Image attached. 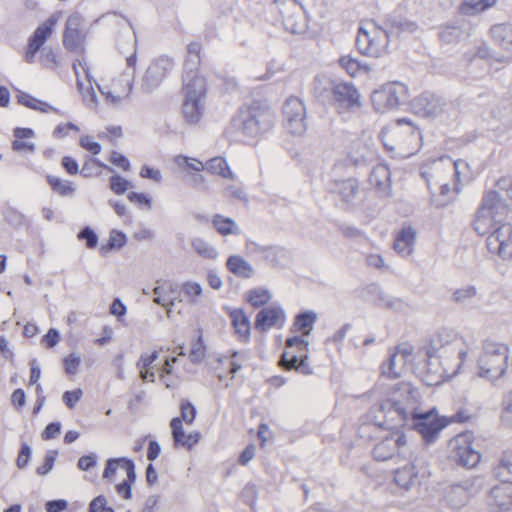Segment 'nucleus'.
I'll return each instance as SVG.
<instances>
[{
    "label": "nucleus",
    "instance_id": "58836bf2",
    "mask_svg": "<svg viewBox=\"0 0 512 512\" xmlns=\"http://www.w3.org/2000/svg\"><path fill=\"white\" fill-rule=\"evenodd\" d=\"M17 99L20 105H24L28 108L35 109L36 111L44 113L58 112V110H56L54 106L47 104V102L45 101L35 99L34 96L26 93H19Z\"/></svg>",
    "mask_w": 512,
    "mask_h": 512
},
{
    "label": "nucleus",
    "instance_id": "5fc2aeb1",
    "mask_svg": "<svg viewBox=\"0 0 512 512\" xmlns=\"http://www.w3.org/2000/svg\"><path fill=\"white\" fill-rule=\"evenodd\" d=\"M77 77H78V88L80 89V92L83 96V100H84L85 104L90 107H97L99 101H98V96L95 94V92L93 90V87L89 86L88 88H86L84 90L83 84L80 81L78 74H77Z\"/></svg>",
    "mask_w": 512,
    "mask_h": 512
},
{
    "label": "nucleus",
    "instance_id": "49530a36",
    "mask_svg": "<svg viewBox=\"0 0 512 512\" xmlns=\"http://www.w3.org/2000/svg\"><path fill=\"white\" fill-rule=\"evenodd\" d=\"M219 233L226 235L230 233H239V228L235 222L230 218H223L221 215H216L213 219Z\"/></svg>",
    "mask_w": 512,
    "mask_h": 512
},
{
    "label": "nucleus",
    "instance_id": "b1692460",
    "mask_svg": "<svg viewBox=\"0 0 512 512\" xmlns=\"http://www.w3.org/2000/svg\"><path fill=\"white\" fill-rule=\"evenodd\" d=\"M482 203L487 207L496 225L505 220L510 210V203L502 200L497 191L491 190L486 192Z\"/></svg>",
    "mask_w": 512,
    "mask_h": 512
},
{
    "label": "nucleus",
    "instance_id": "f8f14e48",
    "mask_svg": "<svg viewBox=\"0 0 512 512\" xmlns=\"http://www.w3.org/2000/svg\"><path fill=\"white\" fill-rule=\"evenodd\" d=\"M284 27L291 33H301L306 28L307 21L303 8L295 0H278Z\"/></svg>",
    "mask_w": 512,
    "mask_h": 512
},
{
    "label": "nucleus",
    "instance_id": "052dcab7",
    "mask_svg": "<svg viewBox=\"0 0 512 512\" xmlns=\"http://www.w3.org/2000/svg\"><path fill=\"white\" fill-rule=\"evenodd\" d=\"M80 364V358L76 353H70L64 358L65 371L69 375H74L78 370Z\"/></svg>",
    "mask_w": 512,
    "mask_h": 512
},
{
    "label": "nucleus",
    "instance_id": "39448f33",
    "mask_svg": "<svg viewBox=\"0 0 512 512\" xmlns=\"http://www.w3.org/2000/svg\"><path fill=\"white\" fill-rule=\"evenodd\" d=\"M420 132L405 120H398L395 125L382 130V141L386 149L397 156L408 157L420 148Z\"/></svg>",
    "mask_w": 512,
    "mask_h": 512
},
{
    "label": "nucleus",
    "instance_id": "6e6552de",
    "mask_svg": "<svg viewBox=\"0 0 512 512\" xmlns=\"http://www.w3.org/2000/svg\"><path fill=\"white\" fill-rule=\"evenodd\" d=\"M449 457L457 464L474 467L479 463L481 454L473 446L471 436L467 434L456 435L448 443Z\"/></svg>",
    "mask_w": 512,
    "mask_h": 512
},
{
    "label": "nucleus",
    "instance_id": "5701e85b",
    "mask_svg": "<svg viewBox=\"0 0 512 512\" xmlns=\"http://www.w3.org/2000/svg\"><path fill=\"white\" fill-rule=\"evenodd\" d=\"M173 69V62L168 57H159L151 63L145 73L143 81L149 87H157L163 78Z\"/></svg>",
    "mask_w": 512,
    "mask_h": 512
},
{
    "label": "nucleus",
    "instance_id": "79ce46f5",
    "mask_svg": "<svg viewBox=\"0 0 512 512\" xmlns=\"http://www.w3.org/2000/svg\"><path fill=\"white\" fill-rule=\"evenodd\" d=\"M206 169L211 173L219 174L223 178L233 179V172H231L227 161L220 158V156L209 160L206 164Z\"/></svg>",
    "mask_w": 512,
    "mask_h": 512
},
{
    "label": "nucleus",
    "instance_id": "9d476101",
    "mask_svg": "<svg viewBox=\"0 0 512 512\" xmlns=\"http://www.w3.org/2000/svg\"><path fill=\"white\" fill-rule=\"evenodd\" d=\"M380 412L383 414L384 419L378 422V424L390 431L402 430V427L408 423L405 411L402 409V399H397L395 392H393L392 398L381 401Z\"/></svg>",
    "mask_w": 512,
    "mask_h": 512
},
{
    "label": "nucleus",
    "instance_id": "6ab92c4d",
    "mask_svg": "<svg viewBox=\"0 0 512 512\" xmlns=\"http://www.w3.org/2000/svg\"><path fill=\"white\" fill-rule=\"evenodd\" d=\"M59 17L56 15L50 16L44 23L41 24L31 36L28 42V51L25 54L27 61H32L36 52L39 51L41 46L50 38L53 29L58 22Z\"/></svg>",
    "mask_w": 512,
    "mask_h": 512
},
{
    "label": "nucleus",
    "instance_id": "e2e57ef3",
    "mask_svg": "<svg viewBox=\"0 0 512 512\" xmlns=\"http://www.w3.org/2000/svg\"><path fill=\"white\" fill-rule=\"evenodd\" d=\"M205 356V347L203 345V341L199 338L193 344L191 351L189 353V357L192 362H200Z\"/></svg>",
    "mask_w": 512,
    "mask_h": 512
},
{
    "label": "nucleus",
    "instance_id": "a211bd4d",
    "mask_svg": "<svg viewBox=\"0 0 512 512\" xmlns=\"http://www.w3.org/2000/svg\"><path fill=\"white\" fill-rule=\"evenodd\" d=\"M84 18L74 12L66 21L64 30V43L67 48L76 51L85 40V32L83 29Z\"/></svg>",
    "mask_w": 512,
    "mask_h": 512
},
{
    "label": "nucleus",
    "instance_id": "ea45409f",
    "mask_svg": "<svg viewBox=\"0 0 512 512\" xmlns=\"http://www.w3.org/2000/svg\"><path fill=\"white\" fill-rule=\"evenodd\" d=\"M339 64L348 73L351 77H356L359 72H369L371 68L367 64H362L358 62L356 58L350 56H344L339 59Z\"/></svg>",
    "mask_w": 512,
    "mask_h": 512
},
{
    "label": "nucleus",
    "instance_id": "7ed1b4c3",
    "mask_svg": "<svg viewBox=\"0 0 512 512\" xmlns=\"http://www.w3.org/2000/svg\"><path fill=\"white\" fill-rule=\"evenodd\" d=\"M510 349L507 344L486 339L481 345L476 360L477 375L486 381L496 383L506 376L509 366Z\"/></svg>",
    "mask_w": 512,
    "mask_h": 512
},
{
    "label": "nucleus",
    "instance_id": "72a5a7b5",
    "mask_svg": "<svg viewBox=\"0 0 512 512\" xmlns=\"http://www.w3.org/2000/svg\"><path fill=\"white\" fill-rule=\"evenodd\" d=\"M473 226L474 230L479 234H486L490 232L491 228L496 226L492 214L489 213L487 207H485L482 202L477 211Z\"/></svg>",
    "mask_w": 512,
    "mask_h": 512
},
{
    "label": "nucleus",
    "instance_id": "1a4fd4ad",
    "mask_svg": "<svg viewBox=\"0 0 512 512\" xmlns=\"http://www.w3.org/2000/svg\"><path fill=\"white\" fill-rule=\"evenodd\" d=\"M283 116L292 135H303L307 129V113L302 100L291 96L283 107Z\"/></svg>",
    "mask_w": 512,
    "mask_h": 512
},
{
    "label": "nucleus",
    "instance_id": "a19ab883",
    "mask_svg": "<svg viewBox=\"0 0 512 512\" xmlns=\"http://www.w3.org/2000/svg\"><path fill=\"white\" fill-rule=\"evenodd\" d=\"M496 475L501 481L512 483V451L502 453L500 463L496 468Z\"/></svg>",
    "mask_w": 512,
    "mask_h": 512
},
{
    "label": "nucleus",
    "instance_id": "f257e3e1",
    "mask_svg": "<svg viewBox=\"0 0 512 512\" xmlns=\"http://www.w3.org/2000/svg\"><path fill=\"white\" fill-rule=\"evenodd\" d=\"M471 348L469 340L456 329L449 327L438 329L426 347L427 384L437 385L457 375Z\"/></svg>",
    "mask_w": 512,
    "mask_h": 512
},
{
    "label": "nucleus",
    "instance_id": "680f3d73",
    "mask_svg": "<svg viewBox=\"0 0 512 512\" xmlns=\"http://www.w3.org/2000/svg\"><path fill=\"white\" fill-rule=\"evenodd\" d=\"M158 357L159 355L157 351H153L151 353H143V355L139 358L137 362L138 369H151L153 362H155Z\"/></svg>",
    "mask_w": 512,
    "mask_h": 512
},
{
    "label": "nucleus",
    "instance_id": "2eb2a0df",
    "mask_svg": "<svg viewBox=\"0 0 512 512\" xmlns=\"http://www.w3.org/2000/svg\"><path fill=\"white\" fill-rule=\"evenodd\" d=\"M413 358V347L410 344H400L388 357L382 366V374L397 379L404 372L407 363Z\"/></svg>",
    "mask_w": 512,
    "mask_h": 512
},
{
    "label": "nucleus",
    "instance_id": "774afa93",
    "mask_svg": "<svg viewBox=\"0 0 512 512\" xmlns=\"http://www.w3.org/2000/svg\"><path fill=\"white\" fill-rule=\"evenodd\" d=\"M128 199L130 202L147 208H150L152 204L151 198L145 194H141V192H131L128 195Z\"/></svg>",
    "mask_w": 512,
    "mask_h": 512
},
{
    "label": "nucleus",
    "instance_id": "603ef678",
    "mask_svg": "<svg viewBox=\"0 0 512 512\" xmlns=\"http://www.w3.org/2000/svg\"><path fill=\"white\" fill-rule=\"evenodd\" d=\"M501 422L506 425V427L512 428V390L507 393L503 400Z\"/></svg>",
    "mask_w": 512,
    "mask_h": 512
},
{
    "label": "nucleus",
    "instance_id": "c85d7f7f",
    "mask_svg": "<svg viewBox=\"0 0 512 512\" xmlns=\"http://www.w3.org/2000/svg\"><path fill=\"white\" fill-rule=\"evenodd\" d=\"M131 83L126 80L122 84L113 83L110 88H99L106 100L112 105H119L121 101L129 96L131 91Z\"/></svg>",
    "mask_w": 512,
    "mask_h": 512
},
{
    "label": "nucleus",
    "instance_id": "f704fd0d",
    "mask_svg": "<svg viewBox=\"0 0 512 512\" xmlns=\"http://www.w3.org/2000/svg\"><path fill=\"white\" fill-rule=\"evenodd\" d=\"M227 266L233 274L241 278H249V276L253 275L252 266L242 256L232 255L228 257Z\"/></svg>",
    "mask_w": 512,
    "mask_h": 512
},
{
    "label": "nucleus",
    "instance_id": "20e7f679",
    "mask_svg": "<svg viewBox=\"0 0 512 512\" xmlns=\"http://www.w3.org/2000/svg\"><path fill=\"white\" fill-rule=\"evenodd\" d=\"M274 121V113L261 101L242 106L231 121V128L245 136L255 137L268 131Z\"/></svg>",
    "mask_w": 512,
    "mask_h": 512
},
{
    "label": "nucleus",
    "instance_id": "3c124183",
    "mask_svg": "<svg viewBox=\"0 0 512 512\" xmlns=\"http://www.w3.org/2000/svg\"><path fill=\"white\" fill-rule=\"evenodd\" d=\"M477 294V289L474 286H465L461 287V289H457L453 292L452 297L456 303H467L468 300L475 297Z\"/></svg>",
    "mask_w": 512,
    "mask_h": 512
},
{
    "label": "nucleus",
    "instance_id": "09e8293b",
    "mask_svg": "<svg viewBox=\"0 0 512 512\" xmlns=\"http://www.w3.org/2000/svg\"><path fill=\"white\" fill-rule=\"evenodd\" d=\"M271 293L268 290L255 289L248 292L247 300L255 308L269 303Z\"/></svg>",
    "mask_w": 512,
    "mask_h": 512
},
{
    "label": "nucleus",
    "instance_id": "69168bd1",
    "mask_svg": "<svg viewBox=\"0 0 512 512\" xmlns=\"http://www.w3.org/2000/svg\"><path fill=\"white\" fill-rule=\"evenodd\" d=\"M342 195L345 199L353 197L357 192V182L353 179H347L342 182L341 189Z\"/></svg>",
    "mask_w": 512,
    "mask_h": 512
},
{
    "label": "nucleus",
    "instance_id": "4d7b16f0",
    "mask_svg": "<svg viewBox=\"0 0 512 512\" xmlns=\"http://www.w3.org/2000/svg\"><path fill=\"white\" fill-rule=\"evenodd\" d=\"M201 51L202 46L200 44H196V42L188 45V57L186 59V64H191L192 66L199 65Z\"/></svg>",
    "mask_w": 512,
    "mask_h": 512
},
{
    "label": "nucleus",
    "instance_id": "cd10ccee",
    "mask_svg": "<svg viewBox=\"0 0 512 512\" xmlns=\"http://www.w3.org/2000/svg\"><path fill=\"white\" fill-rule=\"evenodd\" d=\"M416 240V232L410 226L403 227L397 234L394 241V249L402 256H409L413 253L414 244Z\"/></svg>",
    "mask_w": 512,
    "mask_h": 512
},
{
    "label": "nucleus",
    "instance_id": "8fccbe9b",
    "mask_svg": "<svg viewBox=\"0 0 512 512\" xmlns=\"http://www.w3.org/2000/svg\"><path fill=\"white\" fill-rule=\"evenodd\" d=\"M316 315L313 313H305L296 317L295 326L299 329L302 334H310L313 328V322L316 320Z\"/></svg>",
    "mask_w": 512,
    "mask_h": 512
},
{
    "label": "nucleus",
    "instance_id": "c756f323",
    "mask_svg": "<svg viewBox=\"0 0 512 512\" xmlns=\"http://www.w3.org/2000/svg\"><path fill=\"white\" fill-rule=\"evenodd\" d=\"M203 109V102L189 98V96H184L182 113L189 124H196L199 122L202 117Z\"/></svg>",
    "mask_w": 512,
    "mask_h": 512
},
{
    "label": "nucleus",
    "instance_id": "4c0bfd02",
    "mask_svg": "<svg viewBox=\"0 0 512 512\" xmlns=\"http://www.w3.org/2000/svg\"><path fill=\"white\" fill-rule=\"evenodd\" d=\"M98 22H101L105 28H108L112 31H118L120 29L131 27V24L127 18L117 14V12H108V14L98 18Z\"/></svg>",
    "mask_w": 512,
    "mask_h": 512
},
{
    "label": "nucleus",
    "instance_id": "a878e982",
    "mask_svg": "<svg viewBox=\"0 0 512 512\" xmlns=\"http://www.w3.org/2000/svg\"><path fill=\"white\" fill-rule=\"evenodd\" d=\"M170 426L175 446L192 448V446L199 442L201 435L198 432L185 434L181 418H172Z\"/></svg>",
    "mask_w": 512,
    "mask_h": 512
},
{
    "label": "nucleus",
    "instance_id": "393cba45",
    "mask_svg": "<svg viewBox=\"0 0 512 512\" xmlns=\"http://www.w3.org/2000/svg\"><path fill=\"white\" fill-rule=\"evenodd\" d=\"M285 321V315L283 309L279 307L264 308L259 311L254 327L261 332L271 327H282Z\"/></svg>",
    "mask_w": 512,
    "mask_h": 512
},
{
    "label": "nucleus",
    "instance_id": "bf43d9fd",
    "mask_svg": "<svg viewBox=\"0 0 512 512\" xmlns=\"http://www.w3.org/2000/svg\"><path fill=\"white\" fill-rule=\"evenodd\" d=\"M196 417V410L189 402H183L181 404V420L187 424H192Z\"/></svg>",
    "mask_w": 512,
    "mask_h": 512
},
{
    "label": "nucleus",
    "instance_id": "c03bdc74",
    "mask_svg": "<svg viewBox=\"0 0 512 512\" xmlns=\"http://www.w3.org/2000/svg\"><path fill=\"white\" fill-rule=\"evenodd\" d=\"M48 181L53 190L60 196H69L75 191L73 184L70 183L69 180L60 179L55 176H48Z\"/></svg>",
    "mask_w": 512,
    "mask_h": 512
},
{
    "label": "nucleus",
    "instance_id": "9b49d317",
    "mask_svg": "<svg viewBox=\"0 0 512 512\" xmlns=\"http://www.w3.org/2000/svg\"><path fill=\"white\" fill-rule=\"evenodd\" d=\"M407 439L403 430H392L376 443L373 448V457L376 460L385 461L394 457L406 447Z\"/></svg>",
    "mask_w": 512,
    "mask_h": 512
},
{
    "label": "nucleus",
    "instance_id": "de8ad7c7",
    "mask_svg": "<svg viewBox=\"0 0 512 512\" xmlns=\"http://www.w3.org/2000/svg\"><path fill=\"white\" fill-rule=\"evenodd\" d=\"M465 35L463 29L457 26H445L440 33L441 40L446 43H456L462 40Z\"/></svg>",
    "mask_w": 512,
    "mask_h": 512
},
{
    "label": "nucleus",
    "instance_id": "dca6fc26",
    "mask_svg": "<svg viewBox=\"0 0 512 512\" xmlns=\"http://www.w3.org/2000/svg\"><path fill=\"white\" fill-rule=\"evenodd\" d=\"M332 96L336 105L342 111H350V109L363 105L361 95L352 83H337L332 89Z\"/></svg>",
    "mask_w": 512,
    "mask_h": 512
},
{
    "label": "nucleus",
    "instance_id": "a18cd8bd",
    "mask_svg": "<svg viewBox=\"0 0 512 512\" xmlns=\"http://www.w3.org/2000/svg\"><path fill=\"white\" fill-rule=\"evenodd\" d=\"M182 291L185 298L190 303H199V298L203 292L202 286L194 281H187L182 285Z\"/></svg>",
    "mask_w": 512,
    "mask_h": 512
},
{
    "label": "nucleus",
    "instance_id": "338daca9",
    "mask_svg": "<svg viewBox=\"0 0 512 512\" xmlns=\"http://www.w3.org/2000/svg\"><path fill=\"white\" fill-rule=\"evenodd\" d=\"M496 186L502 192H505L510 201H512V177L504 176L497 180Z\"/></svg>",
    "mask_w": 512,
    "mask_h": 512
},
{
    "label": "nucleus",
    "instance_id": "aec40b11",
    "mask_svg": "<svg viewBox=\"0 0 512 512\" xmlns=\"http://www.w3.org/2000/svg\"><path fill=\"white\" fill-rule=\"evenodd\" d=\"M446 106L438 96L427 93L417 96L412 103L415 113L422 117H437L445 111Z\"/></svg>",
    "mask_w": 512,
    "mask_h": 512
},
{
    "label": "nucleus",
    "instance_id": "4be33fe9",
    "mask_svg": "<svg viewBox=\"0 0 512 512\" xmlns=\"http://www.w3.org/2000/svg\"><path fill=\"white\" fill-rule=\"evenodd\" d=\"M397 399H402V409L405 411L406 421L417 416L419 392L408 382H401L394 391Z\"/></svg>",
    "mask_w": 512,
    "mask_h": 512
},
{
    "label": "nucleus",
    "instance_id": "ddd939ff",
    "mask_svg": "<svg viewBox=\"0 0 512 512\" xmlns=\"http://www.w3.org/2000/svg\"><path fill=\"white\" fill-rule=\"evenodd\" d=\"M487 247L503 259H512V226L501 224L496 227L487 238Z\"/></svg>",
    "mask_w": 512,
    "mask_h": 512
},
{
    "label": "nucleus",
    "instance_id": "f3484780",
    "mask_svg": "<svg viewBox=\"0 0 512 512\" xmlns=\"http://www.w3.org/2000/svg\"><path fill=\"white\" fill-rule=\"evenodd\" d=\"M490 512H512V483L502 481L489 492Z\"/></svg>",
    "mask_w": 512,
    "mask_h": 512
},
{
    "label": "nucleus",
    "instance_id": "0eeeda50",
    "mask_svg": "<svg viewBox=\"0 0 512 512\" xmlns=\"http://www.w3.org/2000/svg\"><path fill=\"white\" fill-rule=\"evenodd\" d=\"M407 97L408 88L405 83L398 81L386 82L373 90L371 95L372 107L377 113L392 112L403 105Z\"/></svg>",
    "mask_w": 512,
    "mask_h": 512
},
{
    "label": "nucleus",
    "instance_id": "6e6d98bb",
    "mask_svg": "<svg viewBox=\"0 0 512 512\" xmlns=\"http://www.w3.org/2000/svg\"><path fill=\"white\" fill-rule=\"evenodd\" d=\"M130 186L131 184L126 178L113 176L110 179V189L117 195H122V193L129 190Z\"/></svg>",
    "mask_w": 512,
    "mask_h": 512
},
{
    "label": "nucleus",
    "instance_id": "0e129e2a",
    "mask_svg": "<svg viewBox=\"0 0 512 512\" xmlns=\"http://www.w3.org/2000/svg\"><path fill=\"white\" fill-rule=\"evenodd\" d=\"M82 394L83 392L80 390V388L74 391H67L64 392L63 400L69 409H73V407H75L78 401L81 399Z\"/></svg>",
    "mask_w": 512,
    "mask_h": 512
},
{
    "label": "nucleus",
    "instance_id": "f03ea898",
    "mask_svg": "<svg viewBox=\"0 0 512 512\" xmlns=\"http://www.w3.org/2000/svg\"><path fill=\"white\" fill-rule=\"evenodd\" d=\"M422 175L438 205L451 202L460 194L462 185L470 183L473 178L471 167L466 161H454L450 156H442L433 161Z\"/></svg>",
    "mask_w": 512,
    "mask_h": 512
},
{
    "label": "nucleus",
    "instance_id": "2f4dec72",
    "mask_svg": "<svg viewBox=\"0 0 512 512\" xmlns=\"http://www.w3.org/2000/svg\"><path fill=\"white\" fill-rule=\"evenodd\" d=\"M369 181L377 190L387 192L390 187V171L385 165H376L370 173Z\"/></svg>",
    "mask_w": 512,
    "mask_h": 512
},
{
    "label": "nucleus",
    "instance_id": "473e14b6",
    "mask_svg": "<svg viewBox=\"0 0 512 512\" xmlns=\"http://www.w3.org/2000/svg\"><path fill=\"white\" fill-rule=\"evenodd\" d=\"M493 40L502 48L509 49L512 47V23L496 24L491 28Z\"/></svg>",
    "mask_w": 512,
    "mask_h": 512
},
{
    "label": "nucleus",
    "instance_id": "bb28decb",
    "mask_svg": "<svg viewBox=\"0 0 512 512\" xmlns=\"http://www.w3.org/2000/svg\"><path fill=\"white\" fill-rule=\"evenodd\" d=\"M395 484L405 490H410L418 483V470L415 464L410 463L398 468L394 472Z\"/></svg>",
    "mask_w": 512,
    "mask_h": 512
},
{
    "label": "nucleus",
    "instance_id": "37998d69",
    "mask_svg": "<svg viewBox=\"0 0 512 512\" xmlns=\"http://www.w3.org/2000/svg\"><path fill=\"white\" fill-rule=\"evenodd\" d=\"M191 244L199 256L203 258L213 259L218 256V252L215 247L202 238L192 239Z\"/></svg>",
    "mask_w": 512,
    "mask_h": 512
},
{
    "label": "nucleus",
    "instance_id": "7c9ffc66",
    "mask_svg": "<svg viewBox=\"0 0 512 512\" xmlns=\"http://www.w3.org/2000/svg\"><path fill=\"white\" fill-rule=\"evenodd\" d=\"M230 319L236 334L242 340H248L250 334V321L242 309H234L230 313Z\"/></svg>",
    "mask_w": 512,
    "mask_h": 512
},
{
    "label": "nucleus",
    "instance_id": "13d9d810",
    "mask_svg": "<svg viewBox=\"0 0 512 512\" xmlns=\"http://www.w3.org/2000/svg\"><path fill=\"white\" fill-rule=\"evenodd\" d=\"M82 148L88 150L90 153L97 155L102 150L101 144L95 142L91 136H82L79 141Z\"/></svg>",
    "mask_w": 512,
    "mask_h": 512
},
{
    "label": "nucleus",
    "instance_id": "4468645a",
    "mask_svg": "<svg viewBox=\"0 0 512 512\" xmlns=\"http://www.w3.org/2000/svg\"><path fill=\"white\" fill-rule=\"evenodd\" d=\"M446 424L434 411H417V415L413 418V427L419 431L422 438L427 442L435 440L441 429L446 427Z\"/></svg>",
    "mask_w": 512,
    "mask_h": 512
},
{
    "label": "nucleus",
    "instance_id": "864d4df0",
    "mask_svg": "<svg viewBox=\"0 0 512 512\" xmlns=\"http://www.w3.org/2000/svg\"><path fill=\"white\" fill-rule=\"evenodd\" d=\"M281 364L285 366L286 369L304 368V358L303 355H291V353L287 351L282 355Z\"/></svg>",
    "mask_w": 512,
    "mask_h": 512
},
{
    "label": "nucleus",
    "instance_id": "412c9836",
    "mask_svg": "<svg viewBox=\"0 0 512 512\" xmlns=\"http://www.w3.org/2000/svg\"><path fill=\"white\" fill-rule=\"evenodd\" d=\"M183 96L191 97L205 103L207 93L204 77L198 71L190 69L183 76Z\"/></svg>",
    "mask_w": 512,
    "mask_h": 512
},
{
    "label": "nucleus",
    "instance_id": "e433bc0d",
    "mask_svg": "<svg viewBox=\"0 0 512 512\" xmlns=\"http://www.w3.org/2000/svg\"><path fill=\"white\" fill-rule=\"evenodd\" d=\"M497 0H463L460 5V12L463 15H477L482 11L495 5Z\"/></svg>",
    "mask_w": 512,
    "mask_h": 512
},
{
    "label": "nucleus",
    "instance_id": "c9c22d12",
    "mask_svg": "<svg viewBox=\"0 0 512 512\" xmlns=\"http://www.w3.org/2000/svg\"><path fill=\"white\" fill-rule=\"evenodd\" d=\"M468 497L469 495L466 488L460 486V484L451 486L445 495L447 504L454 508H460L466 505Z\"/></svg>",
    "mask_w": 512,
    "mask_h": 512
},
{
    "label": "nucleus",
    "instance_id": "423d86ee",
    "mask_svg": "<svg viewBox=\"0 0 512 512\" xmlns=\"http://www.w3.org/2000/svg\"><path fill=\"white\" fill-rule=\"evenodd\" d=\"M389 45V36L385 29L373 22H365L356 35L358 51L367 57L381 58L386 55Z\"/></svg>",
    "mask_w": 512,
    "mask_h": 512
}]
</instances>
